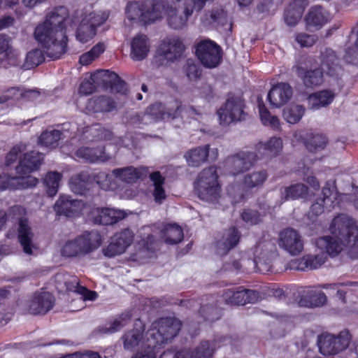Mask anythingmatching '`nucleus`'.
<instances>
[{"label":"nucleus","mask_w":358,"mask_h":358,"mask_svg":"<svg viewBox=\"0 0 358 358\" xmlns=\"http://www.w3.org/2000/svg\"><path fill=\"white\" fill-rule=\"evenodd\" d=\"M330 231L331 236H322L316 240L318 252L305 255L294 262L296 269H317L326 262L328 255L336 256L345 246L358 250V228L352 219L345 215L336 217L331 224Z\"/></svg>","instance_id":"f257e3e1"},{"label":"nucleus","mask_w":358,"mask_h":358,"mask_svg":"<svg viewBox=\"0 0 358 358\" xmlns=\"http://www.w3.org/2000/svg\"><path fill=\"white\" fill-rule=\"evenodd\" d=\"M181 0H176L180 2ZM208 0H183L182 14H179L176 6L166 9V3L162 0H144L130 1L126 7V15L131 21L143 25L150 24L162 18L164 11L167 15L169 26L174 29H181L186 26L188 18L194 12L201 11Z\"/></svg>","instance_id":"f03ea898"},{"label":"nucleus","mask_w":358,"mask_h":358,"mask_svg":"<svg viewBox=\"0 0 358 358\" xmlns=\"http://www.w3.org/2000/svg\"><path fill=\"white\" fill-rule=\"evenodd\" d=\"M68 18V9L65 6H57L35 29L36 40L51 60L60 59L67 51L66 21Z\"/></svg>","instance_id":"7ed1b4c3"},{"label":"nucleus","mask_w":358,"mask_h":358,"mask_svg":"<svg viewBox=\"0 0 358 358\" xmlns=\"http://www.w3.org/2000/svg\"><path fill=\"white\" fill-rule=\"evenodd\" d=\"M182 322L174 317H160L152 324L147 341L152 348H159L172 341L180 332Z\"/></svg>","instance_id":"20e7f679"},{"label":"nucleus","mask_w":358,"mask_h":358,"mask_svg":"<svg viewBox=\"0 0 358 358\" xmlns=\"http://www.w3.org/2000/svg\"><path fill=\"white\" fill-rule=\"evenodd\" d=\"M102 243V237L96 231H85L63 245L61 253L64 257H73L86 255L96 250Z\"/></svg>","instance_id":"39448f33"},{"label":"nucleus","mask_w":358,"mask_h":358,"mask_svg":"<svg viewBox=\"0 0 358 358\" xmlns=\"http://www.w3.org/2000/svg\"><path fill=\"white\" fill-rule=\"evenodd\" d=\"M220 189L216 166H210L199 173L194 182V192L200 199L215 201L220 196Z\"/></svg>","instance_id":"423d86ee"},{"label":"nucleus","mask_w":358,"mask_h":358,"mask_svg":"<svg viewBox=\"0 0 358 358\" xmlns=\"http://www.w3.org/2000/svg\"><path fill=\"white\" fill-rule=\"evenodd\" d=\"M352 338L351 333L346 329L338 334L324 332L317 336L319 352L324 356L338 355L349 347Z\"/></svg>","instance_id":"0eeeda50"},{"label":"nucleus","mask_w":358,"mask_h":358,"mask_svg":"<svg viewBox=\"0 0 358 358\" xmlns=\"http://www.w3.org/2000/svg\"><path fill=\"white\" fill-rule=\"evenodd\" d=\"M185 46L177 36L166 37L161 41L156 50L155 62L158 66L169 65L182 57Z\"/></svg>","instance_id":"6e6552de"},{"label":"nucleus","mask_w":358,"mask_h":358,"mask_svg":"<svg viewBox=\"0 0 358 358\" xmlns=\"http://www.w3.org/2000/svg\"><path fill=\"white\" fill-rule=\"evenodd\" d=\"M108 14L92 12L85 16L80 22L76 32V39L85 43L91 41L96 34V29L107 20Z\"/></svg>","instance_id":"1a4fd4ad"},{"label":"nucleus","mask_w":358,"mask_h":358,"mask_svg":"<svg viewBox=\"0 0 358 358\" xmlns=\"http://www.w3.org/2000/svg\"><path fill=\"white\" fill-rule=\"evenodd\" d=\"M195 54L203 66L212 69L221 62L222 48L215 41L205 39L196 45Z\"/></svg>","instance_id":"9d476101"},{"label":"nucleus","mask_w":358,"mask_h":358,"mask_svg":"<svg viewBox=\"0 0 358 358\" xmlns=\"http://www.w3.org/2000/svg\"><path fill=\"white\" fill-rule=\"evenodd\" d=\"M91 201L84 202L82 200L72 199L69 196H61L57 201L55 210L59 215L67 217H79L88 215Z\"/></svg>","instance_id":"9b49d317"},{"label":"nucleus","mask_w":358,"mask_h":358,"mask_svg":"<svg viewBox=\"0 0 358 358\" xmlns=\"http://www.w3.org/2000/svg\"><path fill=\"white\" fill-rule=\"evenodd\" d=\"M134 237V233L129 229L115 233L108 245L102 248L103 255L107 258H113L123 254L133 243Z\"/></svg>","instance_id":"f8f14e48"},{"label":"nucleus","mask_w":358,"mask_h":358,"mask_svg":"<svg viewBox=\"0 0 358 358\" xmlns=\"http://www.w3.org/2000/svg\"><path fill=\"white\" fill-rule=\"evenodd\" d=\"M93 83L111 92L126 94L127 83L118 74L110 70H100L92 75Z\"/></svg>","instance_id":"ddd939ff"},{"label":"nucleus","mask_w":358,"mask_h":358,"mask_svg":"<svg viewBox=\"0 0 358 358\" xmlns=\"http://www.w3.org/2000/svg\"><path fill=\"white\" fill-rule=\"evenodd\" d=\"M87 216L95 224L102 225H113L126 217L124 211L110 208L98 207L94 201H91Z\"/></svg>","instance_id":"4468645a"},{"label":"nucleus","mask_w":358,"mask_h":358,"mask_svg":"<svg viewBox=\"0 0 358 358\" xmlns=\"http://www.w3.org/2000/svg\"><path fill=\"white\" fill-rule=\"evenodd\" d=\"M257 161V155L255 152L241 150L228 157L225 165L228 172L236 176L250 169Z\"/></svg>","instance_id":"2eb2a0df"},{"label":"nucleus","mask_w":358,"mask_h":358,"mask_svg":"<svg viewBox=\"0 0 358 358\" xmlns=\"http://www.w3.org/2000/svg\"><path fill=\"white\" fill-rule=\"evenodd\" d=\"M278 245L292 256L299 255L303 250V241L301 234L292 228H287L280 231Z\"/></svg>","instance_id":"dca6fc26"},{"label":"nucleus","mask_w":358,"mask_h":358,"mask_svg":"<svg viewBox=\"0 0 358 358\" xmlns=\"http://www.w3.org/2000/svg\"><path fill=\"white\" fill-rule=\"evenodd\" d=\"M213 354V349L210 343L204 341L201 342L199 345L191 350L184 349L173 353L172 350L164 351L159 358H211Z\"/></svg>","instance_id":"f3484780"},{"label":"nucleus","mask_w":358,"mask_h":358,"mask_svg":"<svg viewBox=\"0 0 358 358\" xmlns=\"http://www.w3.org/2000/svg\"><path fill=\"white\" fill-rule=\"evenodd\" d=\"M38 183V178L31 176L10 177L5 173L0 175V191L27 189L36 187Z\"/></svg>","instance_id":"a211bd4d"},{"label":"nucleus","mask_w":358,"mask_h":358,"mask_svg":"<svg viewBox=\"0 0 358 358\" xmlns=\"http://www.w3.org/2000/svg\"><path fill=\"white\" fill-rule=\"evenodd\" d=\"M69 187L76 194L85 196H93L92 201H94L97 198V196L94 194V190L90 180V172L87 171H83L72 176L69 180Z\"/></svg>","instance_id":"6ab92c4d"},{"label":"nucleus","mask_w":358,"mask_h":358,"mask_svg":"<svg viewBox=\"0 0 358 358\" xmlns=\"http://www.w3.org/2000/svg\"><path fill=\"white\" fill-rule=\"evenodd\" d=\"M259 299V293L255 290L241 287L228 288L225 290V302L232 305L254 303Z\"/></svg>","instance_id":"aec40b11"},{"label":"nucleus","mask_w":358,"mask_h":358,"mask_svg":"<svg viewBox=\"0 0 358 358\" xmlns=\"http://www.w3.org/2000/svg\"><path fill=\"white\" fill-rule=\"evenodd\" d=\"M331 19L329 11L320 6L312 7L305 17L306 25L309 30H318Z\"/></svg>","instance_id":"412c9836"},{"label":"nucleus","mask_w":358,"mask_h":358,"mask_svg":"<svg viewBox=\"0 0 358 358\" xmlns=\"http://www.w3.org/2000/svg\"><path fill=\"white\" fill-rule=\"evenodd\" d=\"M43 161V155L37 151H30L23 155L16 167L17 173L21 176L29 175L39 169Z\"/></svg>","instance_id":"4be33fe9"},{"label":"nucleus","mask_w":358,"mask_h":358,"mask_svg":"<svg viewBox=\"0 0 358 358\" xmlns=\"http://www.w3.org/2000/svg\"><path fill=\"white\" fill-rule=\"evenodd\" d=\"M217 297V296L215 294L206 296V303L203 302V299H201V302L199 303L201 307L199 314L203 319L202 322H213L222 317V310L218 306L219 301ZM197 303L199 304V303Z\"/></svg>","instance_id":"5701e85b"},{"label":"nucleus","mask_w":358,"mask_h":358,"mask_svg":"<svg viewBox=\"0 0 358 358\" xmlns=\"http://www.w3.org/2000/svg\"><path fill=\"white\" fill-rule=\"evenodd\" d=\"M115 108V102L110 96L99 95L87 99L85 106V112L87 115L98 113H108Z\"/></svg>","instance_id":"b1692460"},{"label":"nucleus","mask_w":358,"mask_h":358,"mask_svg":"<svg viewBox=\"0 0 358 358\" xmlns=\"http://www.w3.org/2000/svg\"><path fill=\"white\" fill-rule=\"evenodd\" d=\"M244 103L241 96L228 94L225 102V124L241 121L244 115Z\"/></svg>","instance_id":"393cba45"},{"label":"nucleus","mask_w":358,"mask_h":358,"mask_svg":"<svg viewBox=\"0 0 358 358\" xmlns=\"http://www.w3.org/2000/svg\"><path fill=\"white\" fill-rule=\"evenodd\" d=\"M55 303V297L50 292L35 293L29 306L31 314L44 315L50 310Z\"/></svg>","instance_id":"a878e982"},{"label":"nucleus","mask_w":358,"mask_h":358,"mask_svg":"<svg viewBox=\"0 0 358 358\" xmlns=\"http://www.w3.org/2000/svg\"><path fill=\"white\" fill-rule=\"evenodd\" d=\"M113 175L122 182L127 183L136 182L139 179H144L149 173V169L145 166L135 168L132 166L115 169Z\"/></svg>","instance_id":"bb28decb"},{"label":"nucleus","mask_w":358,"mask_h":358,"mask_svg":"<svg viewBox=\"0 0 358 358\" xmlns=\"http://www.w3.org/2000/svg\"><path fill=\"white\" fill-rule=\"evenodd\" d=\"M182 113L188 115H197L201 113L192 106H185L181 100L178 99H172L164 104V113L166 120H174L182 116Z\"/></svg>","instance_id":"cd10ccee"},{"label":"nucleus","mask_w":358,"mask_h":358,"mask_svg":"<svg viewBox=\"0 0 358 358\" xmlns=\"http://www.w3.org/2000/svg\"><path fill=\"white\" fill-rule=\"evenodd\" d=\"M292 96V89L285 83H280L273 86L268 94V99L271 106L275 108L285 105Z\"/></svg>","instance_id":"c85d7f7f"},{"label":"nucleus","mask_w":358,"mask_h":358,"mask_svg":"<svg viewBox=\"0 0 358 358\" xmlns=\"http://www.w3.org/2000/svg\"><path fill=\"white\" fill-rule=\"evenodd\" d=\"M79 159L85 162L94 163L96 162H106L109 157L106 154L105 146L97 145L96 147H80L75 152Z\"/></svg>","instance_id":"c756f323"},{"label":"nucleus","mask_w":358,"mask_h":358,"mask_svg":"<svg viewBox=\"0 0 358 358\" xmlns=\"http://www.w3.org/2000/svg\"><path fill=\"white\" fill-rule=\"evenodd\" d=\"M321 69L330 76H338L342 72V67L334 51L327 49L321 55Z\"/></svg>","instance_id":"7c9ffc66"},{"label":"nucleus","mask_w":358,"mask_h":358,"mask_svg":"<svg viewBox=\"0 0 358 358\" xmlns=\"http://www.w3.org/2000/svg\"><path fill=\"white\" fill-rule=\"evenodd\" d=\"M150 51L149 38L145 34L134 36L131 43V57L134 61H142Z\"/></svg>","instance_id":"2f4dec72"},{"label":"nucleus","mask_w":358,"mask_h":358,"mask_svg":"<svg viewBox=\"0 0 358 358\" xmlns=\"http://www.w3.org/2000/svg\"><path fill=\"white\" fill-rule=\"evenodd\" d=\"M34 234L29 225L28 220L25 217H20L18 221L17 238L25 253L32 254V238Z\"/></svg>","instance_id":"473e14b6"},{"label":"nucleus","mask_w":358,"mask_h":358,"mask_svg":"<svg viewBox=\"0 0 358 358\" xmlns=\"http://www.w3.org/2000/svg\"><path fill=\"white\" fill-rule=\"evenodd\" d=\"M144 331V325L138 328L134 327L132 329L125 331L121 338L124 348L126 350L134 351L143 341Z\"/></svg>","instance_id":"72a5a7b5"},{"label":"nucleus","mask_w":358,"mask_h":358,"mask_svg":"<svg viewBox=\"0 0 358 358\" xmlns=\"http://www.w3.org/2000/svg\"><path fill=\"white\" fill-rule=\"evenodd\" d=\"M209 150V145L199 146L186 152L184 157L189 166L199 167L208 159Z\"/></svg>","instance_id":"f704fd0d"},{"label":"nucleus","mask_w":358,"mask_h":358,"mask_svg":"<svg viewBox=\"0 0 358 358\" xmlns=\"http://www.w3.org/2000/svg\"><path fill=\"white\" fill-rule=\"evenodd\" d=\"M327 301V298L324 292L308 289L301 296L298 303L301 307L314 308L324 305Z\"/></svg>","instance_id":"c9c22d12"},{"label":"nucleus","mask_w":358,"mask_h":358,"mask_svg":"<svg viewBox=\"0 0 358 358\" xmlns=\"http://www.w3.org/2000/svg\"><path fill=\"white\" fill-rule=\"evenodd\" d=\"M149 178L153 182L152 196L155 203L162 204L166 199L167 195L164 187L165 184V177L162 175L160 171H156L150 174Z\"/></svg>","instance_id":"e433bc0d"},{"label":"nucleus","mask_w":358,"mask_h":358,"mask_svg":"<svg viewBox=\"0 0 358 358\" xmlns=\"http://www.w3.org/2000/svg\"><path fill=\"white\" fill-rule=\"evenodd\" d=\"M335 96V94L331 90H322L310 94L308 98L309 107L313 110H317L330 104Z\"/></svg>","instance_id":"4c0bfd02"},{"label":"nucleus","mask_w":358,"mask_h":358,"mask_svg":"<svg viewBox=\"0 0 358 358\" xmlns=\"http://www.w3.org/2000/svg\"><path fill=\"white\" fill-rule=\"evenodd\" d=\"M162 233V238L164 242L170 245L178 244L184 238L183 230L177 224H168L165 226Z\"/></svg>","instance_id":"58836bf2"},{"label":"nucleus","mask_w":358,"mask_h":358,"mask_svg":"<svg viewBox=\"0 0 358 358\" xmlns=\"http://www.w3.org/2000/svg\"><path fill=\"white\" fill-rule=\"evenodd\" d=\"M256 148L259 152L262 155L275 157L282 150V141L280 138L272 137L265 143H259Z\"/></svg>","instance_id":"ea45409f"},{"label":"nucleus","mask_w":358,"mask_h":358,"mask_svg":"<svg viewBox=\"0 0 358 358\" xmlns=\"http://www.w3.org/2000/svg\"><path fill=\"white\" fill-rule=\"evenodd\" d=\"M298 73L306 87L318 86L323 82V71L320 69L308 71L301 69Z\"/></svg>","instance_id":"a19ab883"},{"label":"nucleus","mask_w":358,"mask_h":358,"mask_svg":"<svg viewBox=\"0 0 358 358\" xmlns=\"http://www.w3.org/2000/svg\"><path fill=\"white\" fill-rule=\"evenodd\" d=\"M131 314L129 312L119 315L113 321L109 323V327H101L99 331L105 334H111L120 331L131 320Z\"/></svg>","instance_id":"79ce46f5"},{"label":"nucleus","mask_w":358,"mask_h":358,"mask_svg":"<svg viewBox=\"0 0 358 358\" xmlns=\"http://www.w3.org/2000/svg\"><path fill=\"white\" fill-rule=\"evenodd\" d=\"M90 178L94 190L97 187L103 190H109L114 188L111 177L104 171L90 173Z\"/></svg>","instance_id":"37998d69"},{"label":"nucleus","mask_w":358,"mask_h":358,"mask_svg":"<svg viewBox=\"0 0 358 358\" xmlns=\"http://www.w3.org/2000/svg\"><path fill=\"white\" fill-rule=\"evenodd\" d=\"M10 38L6 34H0V67L7 68L11 65L13 50L9 45Z\"/></svg>","instance_id":"c03bdc74"},{"label":"nucleus","mask_w":358,"mask_h":358,"mask_svg":"<svg viewBox=\"0 0 358 358\" xmlns=\"http://www.w3.org/2000/svg\"><path fill=\"white\" fill-rule=\"evenodd\" d=\"M308 194V187L301 183L290 185L282 192V199L287 200H295L306 196Z\"/></svg>","instance_id":"a18cd8bd"},{"label":"nucleus","mask_w":358,"mask_h":358,"mask_svg":"<svg viewBox=\"0 0 358 358\" xmlns=\"http://www.w3.org/2000/svg\"><path fill=\"white\" fill-rule=\"evenodd\" d=\"M267 177L266 171H254L245 176L243 182L248 188H258L263 185Z\"/></svg>","instance_id":"49530a36"},{"label":"nucleus","mask_w":358,"mask_h":358,"mask_svg":"<svg viewBox=\"0 0 358 358\" xmlns=\"http://www.w3.org/2000/svg\"><path fill=\"white\" fill-rule=\"evenodd\" d=\"M105 49L106 46L104 43L102 42H99L95 45H94L90 50L83 53L80 56L79 62L83 66L90 64L105 51Z\"/></svg>","instance_id":"de8ad7c7"},{"label":"nucleus","mask_w":358,"mask_h":358,"mask_svg":"<svg viewBox=\"0 0 358 358\" xmlns=\"http://www.w3.org/2000/svg\"><path fill=\"white\" fill-rule=\"evenodd\" d=\"M305 112L304 108L301 105H291L283 110V117L289 124L297 123Z\"/></svg>","instance_id":"09e8293b"},{"label":"nucleus","mask_w":358,"mask_h":358,"mask_svg":"<svg viewBox=\"0 0 358 358\" xmlns=\"http://www.w3.org/2000/svg\"><path fill=\"white\" fill-rule=\"evenodd\" d=\"M61 179L62 174L59 172L50 171L46 174L44 178V184L47 187L48 196H54L57 194Z\"/></svg>","instance_id":"8fccbe9b"},{"label":"nucleus","mask_w":358,"mask_h":358,"mask_svg":"<svg viewBox=\"0 0 358 358\" xmlns=\"http://www.w3.org/2000/svg\"><path fill=\"white\" fill-rule=\"evenodd\" d=\"M327 143V139L325 136L320 134H310L306 141V148L313 152L322 150Z\"/></svg>","instance_id":"3c124183"},{"label":"nucleus","mask_w":358,"mask_h":358,"mask_svg":"<svg viewBox=\"0 0 358 358\" xmlns=\"http://www.w3.org/2000/svg\"><path fill=\"white\" fill-rule=\"evenodd\" d=\"M62 133L57 129L45 131L39 136V143L46 147H55L61 139Z\"/></svg>","instance_id":"603ef678"},{"label":"nucleus","mask_w":358,"mask_h":358,"mask_svg":"<svg viewBox=\"0 0 358 358\" xmlns=\"http://www.w3.org/2000/svg\"><path fill=\"white\" fill-rule=\"evenodd\" d=\"M350 41H352V44L346 51V59L349 62H355V60L358 59V22L356 27L351 31Z\"/></svg>","instance_id":"864d4df0"},{"label":"nucleus","mask_w":358,"mask_h":358,"mask_svg":"<svg viewBox=\"0 0 358 358\" xmlns=\"http://www.w3.org/2000/svg\"><path fill=\"white\" fill-rule=\"evenodd\" d=\"M259 111L261 120L264 125L269 126L273 129H279V119L276 116L271 115L263 103L259 104Z\"/></svg>","instance_id":"5fc2aeb1"},{"label":"nucleus","mask_w":358,"mask_h":358,"mask_svg":"<svg viewBox=\"0 0 358 358\" xmlns=\"http://www.w3.org/2000/svg\"><path fill=\"white\" fill-rule=\"evenodd\" d=\"M45 55H46V53L44 50L36 48L29 51L26 56V64L29 68L39 66L45 61Z\"/></svg>","instance_id":"6e6d98bb"},{"label":"nucleus","mask_w":358,"mask_h":358,"mask_svg":"<svg viewBox=\"0 0 358 358\" xmlns=\"http://www.w3.org/2000/svg\"><path fill=\"white\" fill-rule=\"evenodd\" d=\"M145 113L150 116L155 121L166 120L164 113V104L160 102H155L149 106Z\"/></svg>","instance_id":"4d7b16f0"},{"label":"nucleus","mask_w":358,"mask_h":358,"mask_svg":"<svg viewBox=\"0 0 358 358\" xmlns=\"http://www.w3.org/2000/svg\"><path fill=\"white\" fill-rule=\"evenodd\" d=\"M322 194L323 197L320 198V201L324 202L327 206H334V199H336L334 185L327 182L322 188Z\"/></svg>","instance_id":"13d9d810"},{"label":"nucleus","mask_w":358,"mask_h":358,"mask_svg":"<svg viewBox=\"0 0 358 358\" xmlns=\"http://www.w3.org/2000/svg\"><path fill=\"white\" fill-rule=\"evenodd\" d=\"M8 101L11 104L20 103V89L19 87H10L0 96V103L3 104Z\"/></svg>","instance_id":"bf43d9fd"},{"label":"nucleus","mask_w":358,"mask_h":358,"mask_svg":"<svg viewBox=\"0 0 358 358\" xmlns=\"http://www.w3.org/2000/svg\"><path fill=\"white\" fill-rule=\"evenodd\" d=\"M184 71L190 80L198 79L201 75V70L198 64H196L193 60L188 59L184 66Z\"/></svg>","instance_id":"052dcab7"},{"label":"nucleus","mask_w":358,"mask_h":358,"mask_svg":"<svg viewBox=\"0 0 358 358\" xmlns=\"http://www.w3.org/2000/svg\"><path fill=\"white\" fill-rule=\"evenodd\" d=\"M240 233L235 227L230 228L225 238V250H230L236 246L240 241Z\"/></svg>","instance_id":"680f3d73"},{"label":"nucleus","mask_w":358,"mask_h":358,"mask_svg":"<svg viewBox=\"0 0 358 358\" xmlns=\"http://www.w3.org/2000/svg\"><path fill=\"white\" fill-rule=\"evenodd\" d=\"M24 146L22 144H17L14 145L6 156L5 165L8 166L15 162L17 160L18 155L24 150Z\"/></svg>","instance_id":"e2e57ef3"},{"label":"nucleus","mask_w":358,"mask_h":358,"mask_svg":"<svg viewBox=\"0 0 358 358\" xmlns=\"http://www.w3.org/2000/svg\"><path fill=\"white\" fill-rule=\"evenodd\" d=\"M241 216L245 222L250 224H256L262 220V216L257 210H245Z\"/></svg>","instance_id":"0e129e2a"},{"label":"nucleus","mask_w":358,"mask_h":358,"mask_svg":"<svg viewBox=\"0 0 358 358\" xmlns=\"http://www.w3.org/2000/svg\"><path fill=\"white\" fill-rule=\"evenodd\" d=\"M142 248L148 252H153L157 245V239L152 234H148L140 241Z\"/></svg>","instance_id":"69168bd1"},{"label":"nucleus","mask_w":358,"mask_h":358,"mask_svg":"<svg viewBox=\"0 0 358 358\" xmlns=\"http://www.w3.org/2000/svg\"><path fill=\"white\" fill-rule=\"evenodd\" d=\"M317 37L315 35H310L307 34H300L296 37V41L302 47H310L316 41Z\"/></svg>","instance_id":"338daca9"},{"label":"nucleus","mask_w":358,"mask_h":358,"mask_svg":"<svg viewBox=\"0 0 358 358\" xmlns=\"http://www.w3.org/2000/svg\"><path fill=\"white\" fill-rule=\"evenodd\" d=\"M96 90V85L90 80H83L78 88V92L82 95H90L94 93Z\"/></svg>","instance_id":"774afa93"}]
</instances>
